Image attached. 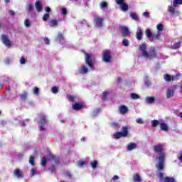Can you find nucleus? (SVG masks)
I'll list each match as a JSON object with an SVG mask.
<instances>
[{
    "instance_id": "obj_15",
    "label": "nucleus",
    "mask_w": 182,
    "mask_h": 182,
    "mask_svg": "<svg viewBox=\"0 0 182 182\" xmlns=\"http://www.w3.org/2000/svg\"><path fill=\"white\" fill-rule=\"evenodd\" d=\"M120 132L122 137H127L129 136V128L127 127H123Z\"/></svg>"
},
{
    "instance_id": "obj_14",
    "label": "nucleus",
    "mask_w": 182,
    "mask_h": 182,
    "mask_svg": "<svg viewBox=\"0 0 182 182\" xmlns=\"http://www.w3.org/2000/svg\"><path fill=\"white\" fill-rule=\"evenodd\" d=\"M87 72H89V70L85 65H81V68L78 69V73H80L81 75H85L87 73Z\"/></svg>"
},
{
    "instance_id": "obj_18",
    "label": "nucleus",
    "mask_w": 182,
    "mask_h": 182,
    "mask_svg": "<svg viewBox=\"0 0 182 182\" xmlns=\"http://www.w3.org/2000/svg\"><path fill=\"white\" fill-rule=\"evenodd\" d=\"M145 102L148 105H153L156 102V97H147L145 98Z\"/></svg>"
},
{
    "instance_id": "obj_17",
    "label": "nucleus",
    "mask_w": 182,
    "mask_h": 182,
    "mask_svg": "<svg viewBox=\"0 0 182 182\" xmlns=\"http://www.w3.org/2000/svg\"><path fill=\"white\" fill-rule=\"evenodd\" d=\"M168 11L171 14V15H174V16H177L180 14V11L175 10L174 8H173V6H168Z\"/></svg>"
},
{
    "instance_id": "obj_19",
    "label": "nucleus",
    "mask_w": 182,
    "mask_h": 182,
    "mask_svg": "<svg viewBox=\"0 0 182 182\" xmlns=\"http://www.w3.org/2000/svg\"><path fill=\"white\" fill-rule=\"evenodd\" d=\"M83 107V104L80 102H76L73 105V109L74 110H80Z\"/></svg>"
},
{
    "instance_id": "obj_11",
    "label": "nucleus",
    "mask_w": 182,
    "mask_h": 182,
    "mask_svg": "<svg viewBox=\"0 0 182 182\" xmlns=\"http://www.w3.org/2000/svg\"><path fill=\"white\" fill-rule=\"evenodd\" d=\"M1 41L5 45V46H7V48H9V46L12 45V42H11L8 36L5 35H1Z\"/></svg>"
},
{
    "instance_id": "obj_43",
    "label": "nucleus",
    "mask_w": 182,
    "mask_h": 182,
    "mask_svg": "<svg viewBox=\"0 0 182 182\" xmlns=\"http://www.w3.org/2000/svg\"><path fill=\"white\" fill-rule=\"evenodd\" d=\"M136 122L138 124H143V123H144V122H143V119H142L141 118H138V119H136Z\"/></svg>"
},
{
    "instance_id": "obj_39",
    "label": "nucleus",
    "mask_w": 182,
    "mask_h": 182,
    "mask_svg": "<svg viewBox=\"0 0 182 182\" xmlns=\"http://www.w3.org/2000/svg\"><path fill=\"white\" fill-rule=\"evenodd\" d=\"M130 18H132V19H134L135 21H137L138 19L137 15L134 13L130 14Z\"/></svg>"
},
{
    "instance_id": "obj_51",
    "label": "nucleus",
    "mask_w": 182,
    "mask_h": 182,
    "mask_svg": "<svg viewBox=\"0 0 182 182\" xmlns=\"http://www.w3.org/2000/svg\"><path fill=\"white\" fill-rule=\"evenodd\" d=\"M58 41H63V36L62 34H58Z\"/></svg>"
},
{
    "instance_id": "obj_23",
    "label": "nucleus",
    "mask_w": 182,
    "mask_h": 182,
    "mask_svg": "<svg viewBox=\"0 0 182 182\" xmlns=\"http://www.w3.org/2000/svg\"><path fill=\"white\" fill-rule=\"evenodd\" d=\"M122 33L123 36H127V35H129V28H127V27H126V26H122Z\"/></svg>"
},
{
    "instance_id": "obj_27",
    "label": "nucleus",
    "mask_w": 182,
    "mask_h": 182,
    "mask_svg": "<svg viewBox=\"0 0 182 182\" xmlns=\"http://www.w3.org/2000/svg\"><path fill=\"white\" fill-rule=\"evenodd\" d=\"M100 9H106L107 8V2L102 1L100 4Z\"/></svg>"
},
{
    "instance_id": "obj_29",
    "label": "nucleus",
    "mask_w": 182,
    "mask_h": 182,
    "mask_svg": "<svg viewBox=\"0 0 182 182\" xmlns=\"http://www.w3.org/2000/svg\"><path fill=\"white\" fill-rule=\"evenodd\" d=\"M164 26H163V24H158L156 26V29L158 31V33L160 35V32H161V31H163Z\"/></svg>"
},
{
    "instance_id": "obj_47",
    "label": "nucleus",
    "mask_w": 182,
    "mask_h": 182,
    "mask_svg": "<svg viewBox=\"0 0 182 182\" xmlns=\"http://www.w3.org/2000/svg\"><path fill=\"white\" fill-rule=\"evenodd\" d=\"M29 163L31 164V166H34L35 164L33 163V156H31L29 159Z\"/></svg>"
},
{
    "instance_id": "obj_50",
    "label": "nucleus",
    "mask_w": 182,
    "mask_h": 182,
    "mask_svg": "<svg viewBox=\"0 0 182 182\" xmlns=\"http://www.w3.org/2000/svg\"><path fill=\"white\" fill-rule=\"evenodd\" d=\"M11 58H6L4 62L6 65H9V63H11Z\"/></svg>"
},
{
    "instance_id": "obj_33",
    "label": "nucleus",
    "mask_w": 182,
    "mask_h": 182,
    "mask_svg": "<svg viewBox=\"0 0 182 182\" xmlns=\"http://www.w3.org/2000/svg\"><path fill=\"white\" fill-rule=\"evenodd\" d=\"M24 26H26V28H31V21H29V19L24 21Z\"/></svg>"
},
{
    "instance_id": "obj_55",
    "label": "nucleus",
    "mask_w": 182,
    "mask_h": 182,
    "mask_svg": "<svg viewBox=\"0 0 182 182\" xmlns=\"http://www.w3.org/2000/svg\"><path fill=\"white\" fill-rule=\"evenodd\" d=\"M44 42L46 45H49L50 41L48 40V38H44Z\"/></svg>"
},
{
    "instance_id": "obj_30",
    "label": "nucleus",
    "mask_w": 182,
    "mask_h": 182,
    "mask_svg": "<svg viewBox=\"0 0 182 182\" xmlns=\"http://www.w3.org/2000/svg\"><path fill=\"white\" fill-rule=\"evenodd\" d=\"M46 163H48V159L46 157H43L41 159V166L45 167L46 166Z\"/></svg>"
},
{
    "instance_id": "obj_56",
    "label": "nucleus",
    "mask_w": 182,
    "mask_h": 182,
    "mask_svg": "<svg viewBox=\"0 0 182 182\" xmlns=\"http://www.w3.org/2000/svg\"><path fill=\"white\" fill-rule=\"evenodd\" d=\"M112 180H119V176L117 175L114 176Z\"/></svg>"
},
{
    "instance_id": "obj_5",
    "label": "nucleus",
    "mask_w": 182,
    "mask_h": 182,
    "mask_svg": "<svg viewBox=\"0 0 182 182\" xmlns=\"http://www.w3.org/2000/svg\"><path fill=\"white\" fill-rule=\"evenodd\" d=\"M102 60L106 63L112 62V53L109 50H105L102 53Z\"/></svg>"
},
{
    "instance_id": "obj_1",
    "label": "nucleus",
    "mask_w": 182,
    "mask_h": 182,
    "mask_svg": "<svg viewBox=\"0 0 182 182\" xmlns=\"http://www.w3.org/2000/svg\"><path fill=\"white\" fill-rule=\"evenodd\" d=\"M163 145L158 144L154 146V151L155 153H158L159 156L156 157V160L158 163L156 164L157 170L161 171L164 168V159H166V155L164 152H163Z\"/></svg>"
},
{
    "instance_id": "obj_52",
    "label": "nucleus",
    "mask_w": 182,
    "mask_h": 182,
    "mask_svg": "<svg viewBox=\"0 0 182 182\" xmlns=\"http://www.w3.org/2000/svg\"><path fill=\"white\" fill-rule=\"evenodd\" d=\"M31 176L36 175V170H35V169H31Z\"/></svg>"
},
{
    "instance_id": "obj_16",
    "label": "nucleus",
    "mask_w": 182,
    "mask_h": 182,
    "mask_svg": "<svg viewBox=\"0 0 182 182\" xmlns=\"http://www.w3.org/2000/svg\"><path fill=\"white\" fill-rule=\"evenodd\" d=\"M159 126H160L161 130H163V132L168 131V124H167L166 122H160Z\"/></svg>"
},
{
    "instance_id": "obj_34",
    "label": "nucleus",
    "mask_w": 182,
    "mask_h": 182,
    "mask_svg": "<svg viewBox=\"0 0 182 182\" xmlns=\"http://www.w3.org/2000/svg\"><path fill=\"white\" fill-rule=\"evenodd\" d=\"M114 139H120V137H123V135H122V132H115L114 134Z\"/></svg>"
},
{
    "instance_id": "obj_7",
    "label": "nucleus",
    "mask_w": 182,
    "mask_h": 182,
    "mask_svg": "<svg viewBox=\"0 0 182 182\" xmlns=\"http://www.w3.org/2000/svg\"><path fill=\"white\" fill-rule=\"evenodd\" d=\"M164 80H166V82H171V80H178V79H180V75L178 74L176 75L171 76L170 75L165 74L164 75Z\"/></svg>"
},
{
    "instance_id": "obj_36",
    "label": "nucleus",
    "mask_w": 182,
    "mask_h": 182,
    "mask_svg": "<svg viewBox=\"0 0 182 182\" xmlns=\"http://www.w3.org/2000/svg\"><path fill=\"white\" fill-rule=\"evenodd\" d=\"M49 17H50L49 14H44L43 16V21L44 22H46V21H48V19H49Z\"/></svg>"
},
{
    "instance_id": "obj_44",
    "label": "nucleus",
    "mask_w": 182,
    "mask_h": 182,
    "mask_svg": "<svg viewBox=\"0 0 182 182\" xmlns=\"http://www.w3.org/2000/svg\"><path fill=\"white\" fill-rule=\"evenodd\" d=\"M180 46H181L180 43H176L175 44H173L174 49H178V48H180Z\"/></svg>"
},
{
    "instance_id": "obj_35",
    "label": "nucleus",
    "mask_w": 182,
    "mask_h": 182,
    "mask_svg": "<svg viewBox=\"0 0 182 182\" xmlns=\"http://www.w3.org/2000/svg\"><path fill=\"white\" fill-rule=\"evenodd\" d=\"M90 164L92 168H96V167L97 166V161H92L90 162Z\"/></svg>"
},
{
    "instance_id": "obj_42",
    "label": "nucleus",
    "mask_w": 182,
    "mask_h": 182,
    "mask_svg": "<svg viewBox=\"0 0 182 182\" xmlns=\"http://www.w3.org/2000/svg\"><path fill=\"white\" fill-rule=\"evenodd\" d=\"M123 46H129V41L127 39H124L122 41Z\"/></svg>"
},
{
    "instance_id": "obj_31",
    "label": "nucleus",
    "mask_w": 182,
    "mask_h": 182,
    "mask_svg": "<svg viewBox=\"0 0 182 182\" xmlns=\"http://www.w3.org/2000/svg\"><path fill=\"white\" fill-rule=\"evenodd\" d=\"M134 181H136V182L141 181V178H140V176H139V174H135L134 176Z\"/></svg>"
},
{
    "instance_id": "obj_3",
    "label": "nucleus",
    "mask_w": 182,
    "mask_h": 182,
    "mask_svg": "<svg viewBox=\"0 0 182 182\" xmlns=\"http://www.w3.org/2000/svg\"><path fill=\"white\" fill-rule=\"evenodd\" d=\"M85 59L86 65H87L90 69H93V68H95V58H93V56L89 53H85Z\"/></svg>"
},
{
    "instance_id": "obj_10",
    "label": "nucleus",
    "mask_w": 182,
    "mask_h": 182,
    "mask_svg": "<svg viewBox=\"0 0 182 182\" xmlns=\"http://www.w3.org/2000/svg\"><path fill=\"white\" fill-rule=\"evenodd\" d=\"M146 35L148 38V39H151V38L153 39H159V36H160V34L159 33H157L156 35H153L151 33V31H150V29H146Z\"/></svg>"
},
{
    "instance_id": "obj_8",
    "label": "nucleus",
    "mask_w": 182,
    "mask_h": 182,
    "mask_svg": "<svg viewBox=\"0 0 182 182\" xmlns=\"http://www.w3.org/2000/svg\"><path fill=\"white\" fill-rule=\"evenodd\" d=\"M117 4L120 6V9L124 12L129 9V6L127 4L124 3V0H117Z\"/></svg>"
},
{
    "instance_id": "obj_24",
    "label": "nucleus",
    "mask_w": 182,
    "mask_h": 182,
    "mask_svg": "<svg viewBox=\"0 0 182 182\" xmlns=\"http://www.w3.org/2000/svg\"><path fill=\"white\" fill-rule=\"evenodd\" d=\"M143 36V32L141 31V29L140 28H138V30L136 31V38L138 41H140Z\"/></svg>"
},
{
    "instance_id": "obj_63",
    "label": "nucleus",
    "mask_w": 182,
    "mask_h": 182,
    "mask_svg": "<svg viewBox=\"0 0 182 182\" xmlns=\"http://www.w3.org/2000/svg\"><path fill=\"white\" fill-rule=\"evenodd\" d=\"M145 85H146V86H149V85H150V82H145Z\"/></svg>"
},
{
    "instance_id": "obj_61",
    "label": "nucleus",
    "mask_w": 182,
    "mask_h": 182,
    "mask_svg": "<svg viewBox=\"0 0 182 182\" xmlns=\"http://www.w3.org/2000/svg\"><path fill=\"white\" fill-rule=\"evenodd\" d=\"M50 170H51V171H53V170H55V166H53L50 168Z\"/></svg>"
},
{
    "instance_id": "obj_37",
    "label": "nucleus",
    "mask_w": 182,
    "mask_h": 182,
    "mask_svg": "<svg viewBox=\"0 0 182 182\" xmlns=\"http://www.w3.org/2000/svg\"><path fill=\"white\" fill-rule=\"evenodd\" d=\"M51 92L54 94H56L58 92H59V88H58V87H53L51 88Z\"/></svg>"
},
{
    "instance_id": "obj_59",
    "label": "nucleus",
    "mask_w": 182,
    "mask_h": 182,
    "mask_svg": "<svg viewBox=\"0 0 182 182\" xmlns=\"http://www.w3.org/2000/svg\"><path fill=\"white\" fill-rule=\"evenodd\" d=\"M9 12L10 15H12V16L15 15V12H14V11H12V10H10Z\"/></svg>"
},
{
    "instance_id": "obj_28",
    "label": "nucleus",
    "mask_w": 182,
    "mask_h": 182,
    "mask_svg": "<svg viewBox=\"0 0 182 182\" xmlns=\"http://www.w3.org/2000/svg\"><path fill=\"white\" fill-rule=\"evenodd\" d=\"M177 5H182V0H174L173 2V6L176 8Z\"/></svg>"
},
{
    "instance_id": "obj_2",
    "label": "nucleus",
    "mask_w": 182,
    "mask_h": 182,
    "mask_svg": "<svg viewBox=\"0 0 182 182\" xmlns=\"http://www.w3.org/2000/svg\"><path fill=\"white\" fill-rule=\"evenodd\" d=\"M139 50L141 53V56L149 60L154 59V58L157 56V52L156 51V49H154V48H151L149 50L147 51V45L145 43H141L139 46Z\"/></svg>"
},
{
    "instance_id": "obj_49",
    "label": "nucleus",
    "mask_w": 182,
    "mask_h": 182,
    "mask_svg": "<svg viewBox=\"0 0 182 182\" xmlns=\"http://www.w3.org/2000/svg\"><path fill=\"white\" fill-rule=\"evenodd\" d=\"M85 164H86V163H85V161L78 162L79 167H83V166H85Z\"/></svg>"
},
{
    "instance_id": "obj_62",
    "label": "nucleus",
    "mask_w": 182,
    "mask_h": 182,
    "mask_svg": "<svg viewBox=\"0 0 182 182\" xmlns=\"http://www.w3.org/2000/svg\"><path fill=\"white\" fill-rule=\"evenodd\" d=\"M112 126H114V127H117V126H119V125H117V124H116V123H113V124H112Z\"/></svg>"
},
{
    "instance_id": "obj_12",
    "label": "nucleus",
    "mask_w": 182,
    "mask_h": 182,
    "mask_svg": "<svg viewBox=\"0 0 182 182\" xmlns=\"http://www.w3.org/2000/svg\"><path fill=\"white\" fill-rule=\"evenodd\" d=\"M1 41L5 45V46H7V48H9V46L12 45V42H11L8 36L5 35H1Z\"/></svg>"
},
{
    "instance_id": "obj_45",
    "label": "nucleus",
    "mask_w": 182,
    "mask_h": 182,
    "mask_svg": "<svg viewBox=\"0 0 182 182\" xmlns=\"http://www.w3.org/2000/svg\"><path fill=\"white\" fill-rule=\"evenodd\" d=\"M68 100H70L71 102H75V97L73 95H69L68 97Z\"/></svg>"
},
{
    "instance_id": "obj_22",
    "label": "nucleus",
    "mask_w": 182,
    "mask_h": 182,
    "mask_svg": "<svg viewBox=\"0 0 182 182\" xmlns=\"http://www.w3.org/2000/svg\"><path fill=\"white\" fill-rule=\"evenodd\" d=\"M36 11H38V12H41L42 9H43V7L42 6V3H41V1L36 2Z\"/></svg>"
},
{
    "instance_id": "obj_57",
    "label": "nucleus",
    "mask_w": 182,
    "mask_h": 182,
    "mask_svg": "<svg viewBox=\"0 0 182 182\" xmlns=\"http://www.w3.org/2000/svg\"><path fill=\"white\" fill-rule=\"evenodd\" d=\"M41 124H45V123H46V119H41Z\"/></svg>"
},
{
    "instance_id": "obj_48",
    "label": "nucleus",
    "mask_w": 182,
    "mask_h": 182,
    "mask_svg": "<svg viewBox=\"0 0 182 182\" xmlns=\"http://www.w3.org/2000/svg\"><path fill=\"white\" fill-rule=\"evenodd\" d=\"M61 13L63 15H66L68 14V11H66V9L63 8L61 9Z\"/></svg>"
},
{
    "instance_id": "obj_25",
    "label": "nucleus",
    "mask_w": 182,
    "mask_h": 182,
    "mask_svg": "<svg viewBox=\"0 0 182 182\" xmlns=\"http://www.w3.org/2000/svg\"><path fill=\"white\" fill-rule=\"evenodd\" d=\"M159 124H160V122L156 119L152 120L151 122V127H157V126H159Z\"/></svg>"
},
{
    "instance_id": "obj_6",
    "label": "nucleus",
    "mask_w": 182,
    "mask_h": 182,
    "mask_svg": "<svg viewBox=\"0 0 182 182\" xmlns=\"http://www.w3.org/2000/svg\"><path fill=\"white\" fill-rule=\"evenodd\" d=\"M157 176L159 180H164V182H176V180L174 178L166 176V174H164V173H159Z\"/></svg>"
},
{
    "instance_id": "obj_21",
    "label": "nucleus",
    "mask_w": 182,
    "mask_h": 182,
    "mask_svg": "<svg viewBox=\"0 0 182 182\" xmlns=\"http://www.w3.org/2000/svg\"><path fill=\"white\" fill-rule=\"evenodd\" d=\"M127 107L125 105H121L119 107V111L121 113V114H125V113H127Z\"/></svg>"
},
{
    "instance_id": "obj_64",
    "label": "nucleus",
    "mask_w": 182,
    "mask_h": 182,
    "mask_svg": "<svg viewBox=\"0 0 182 182\" xmlns=\"http://www.w3.org/2000/svg\"><path fill=\"white\" fill-rule=\"evenodd\" d=\"M45 129V127H40V130H44Z\"/></svg>"
},
{
    "instance_id": "obj_20",
    "label": "nucleus",
    "mask_w": 182,
    "mask_h": 182,
    "mask_svg": "<svg viewBox=\"0 0 182 182\" xmlns=\"http://www.w3.org/2000/svg\"><path fill=\"white\" fill-rule=\"evenodd\" d=\"M14 176L17 177V178H21L22 176H23V173L20 169H16L14 170Z\"/></svg>"
},
{
    "instance_id": "obj_32",
    "label": "nucleus",
    "mask_w": 182,
    "mask_h": 182,
    "mask_svg": "<svg viewBox=\"0 0 182 182\" xmlns=\"http://www.w3.org/2000/svg\"><path fill=\"white\" fill-rule=\"evenodd\" d=\"M28 62V59L24 57H21L20 59V63L21 65H25Z\"/></svg>"
},
{
    "instance_id": "obj_4",
    "label": "nucleus",
    "mask_w": 182,
    "mask_h": 182,
    "mask_svg": "<svg viewBox=\"0 0 182 182\" xmlns=\"http://www.w3.org/2000/svg\"><path fill=\"white\" fill-rule=\"evenodd\" d=\"M177 85H172L166 89V99H172V97H174V92L177 90Z\"/></svg>"
},
{
    "instance_id": "obj_46",
    "label": "nucleus",
    "mask_w": 182,
    "mask_h": 182,
    "mask_svg": "<svg viewBox=\"0 0 182 182\" xmlns=\"http://www.w3.org/2000/svg\"><path fill=\"white\" fill-rule=\"evenodd\" d=\"M26 97H28V93H26V92H23V93L21 95V99H26Z\"/></svg>"
},
{
    "instance_id": "obj_54",
    "label": "nucleus",
    "mask_w": 182,
    "mask_h": 182,
    "mask_svg": "<svg viewBox=\"0 0 182 182\" xmlns=\"http://www.w3.org/2000/svg\"><path fill=\"white\" fill-rule=\"evenodd\" d=\"M144 16H145L146 18H149V16H150V14H149V12H144L143 14Z\"/></svg>"
},
{
    "instance_id": "obj_53",
    "label": "nucleus",
    "mask_w": 182,
    "mask_h": 182,
    "mask_svg": "<svg viewBox=\"0 0 182 182\" xmlns=\"http://www.w3.org/2000/svg\"><path fill=\"white\" fill-rule=\"evenodd\" d=\"M178 160L182 162V152H181L178 156Z\"/></svg>"
},
{
    "instance_id": "obj_26",
    "label": "nucleus",
    "mask_w": 182,
    "mask_h": 182,
    "mask_svg": "<svg viewBox=\"0 0 182 182\" xmlns=\"http://www.w3.org/2000/svg\"><path fill=\"white\" fill-rule=\"evenodd\" d=\"M49 26L53 27V26H58V20H51L49 22Z\"/></svg>"
},
{
    "instance_id": "obj_38",
    "label": "nucleus",
    "mask_w": 182,
    "mask_h": 182,
    "mask_svg": "<svg viewBox=\"0 0 182 182\" xmlns=\"http://www.w3.org/2000/svg\"><path fill=\"white\" fill-rule=\"evenodd\" d=\"M27 11L28 12H32V11H33V5L28 4L27 6Z\"/></svg>"
},
{
    "instance_id": "obj_13",
    "label": "nucleus",
    "mask_w": 182,
    "mask_h": 182,
    "mask_svg": "<svg viewBox=\"0 0 182 182\" xmlns=\"http://www.w3.org/2000/svg\"><path fill=\"white\" fill-rule=\"evenodd\" d=\"M136 149H137V144L136 143L131 142L127 146V150H128V151H132V150H134Z\"/></svg>"
},
{
    "instance_id": "obj_58",
    "label": "nucleus",
    "mask_w": 182,
    "mask_h": 182,
    "mask_svg": "<svg viewBox=\"0 0 182 182\" xmlns=\"http://www.w3.org/2000/svg\"><path fill=\"white\" fill-rule=\"evenodd\" d=\"M45 11H46V12H50V9L49 7H46V8H45Z\"/></svg>"
},
{
    "instance_id": "obj_9",
    "label": "nucleus",
    "mask_w": 182,
    "mask_h": 182,
    "mask_svg": "<svg viewBox=\"0 0 182 182\" xmlns=\"http://www.w3.org/2000/svg\"><path fill=\"white\" fill-rule=\"evenodd\" d=\"M94 22L96 28H102L103 26V19L99 16L94 18Z\"/></svg>"
},
{
    "instance_id": "obj_60",
    "label": "nucleus",
    "mask_w": 182,
    "mask_h": 182,
    "mask_svg": "<svg viewBox=\"0 0 182 182\" xmlns=\"http://www.w3.org/2000/svg\"><path fill=\"white\" fill-rule=\"evenodd\" d=\"M103 95H104V97H106V96H107V92H103Z\"/></svg>"
},
{
    "instance_id": "obj_40",
    "label": "nucleus",
    "mask_w": 182,
    "mask_h": 182,
    "mask_svg": "<svg viewBox=\"0 0 182 182\" xmlns=\"http://www.w3.org/2000/svg\"><path fill=\"white\" fill-rule=\"evenodd\" d=\"M131 97L132 99H140V96L134 93L131 94Z\"/></svg>"
},
{
    "instance_id": "obj_41",
    "label": "nucleus",
    "mask_w": 182,
    "mask_h": 182,
    "mask_svg": "<svg viewBox=\"0 0 182 182\" xmlns=\"http://www.w3.org/2000/svg\"><path fill=\"white\" fill-rule=\"evenodd\" d=\"M33 93L34 95H36V96H38L39 95V88L35 87L33 88Z\"/></svg>"
}]
</instances>
